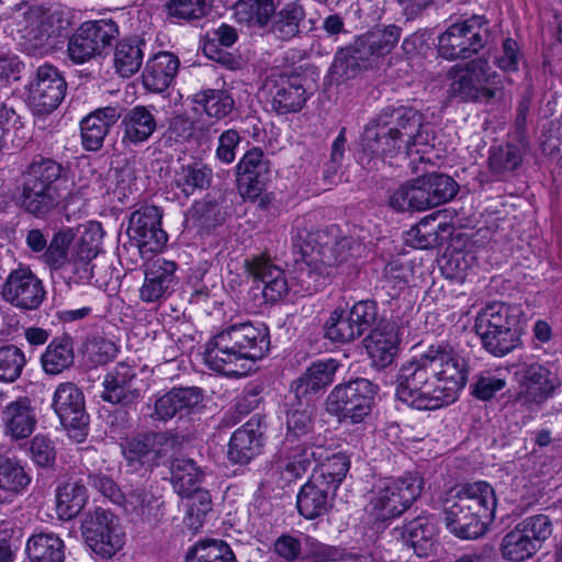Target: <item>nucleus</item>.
I'll list each match as a JSON object with an SVG mask.
<instances>
[{"instance_id":"obj_1","label":"nucleus","mask_w":562,"mask_h":562,"mask_svg":"<svg viewBox=\"0 0 562 562\" xmlns=\"http://www.w3.org/2000/svg\"><path fill=\"white\" fill-rule=\"evenodd\" d=\"M468 375L469 364L460 351L431 345L401 364L395 397L415 409H437L458 398Z\"/></svg>"},{"instance_id":"obj_2","label":"nucleus","mask_w":562,"mask_h":562,"mask_svg":"<svg viewBox=\"0 0 562 562\" xmlns=\"http://www.w3.org/2000/svg\"><path fill=\"white\" fill-rule=\"evenodd\" d=\"M391 121L381 116L379 122L368 125L361 138L359 162L369 169L379 162H390L393 158H411L413 162L429 160L426 155L434 147V137L424 124L423 115L409 108L391 111Z\"/></svg>"},{"instance_id":"obj_3","label":"nucleus","mask_w":562,"mask_h":562,"mask_svg":"<svg viewBox=\"0 0 562 562\" xmlns=\"http://www.w3.org/2000/svg\"><path fill=\"white\" fill-rule=\"evenodd\" d=\"M292 241L302 254V261L296 263L291 277L294 295H308L321 290L334 267L346 261L351 249L350 239L339 237L338 227L313 232L305 220L295 222Z\"/></svg>"},{"instance_id":"obj_4","label":"nucleus","mask_w":562,"mask_h":562,"mask_svg":"<svg viewBox=\"0 0 562 562\" xmlns=\"http://www.w3.org/2000/svg\"><path fill=\"white\" fill-rule=\"evenodd\" d=\"M496 506L495 491L485 481L452 487L442 499L446 527L459 538H477L494 520Z\"/></svg>"},{"instance_id":"obj_5","label":"nucleus","mask_w":562,"mask_h":562,"mask_svg":"<svg viewBox=\"0 0 562 562\" xmlns=\"http://www.w3.org/2000/svg\"><path fill=\"white\" fill-rule=\"evenodd\" d=\"M521 308L502 302L483 307L475 317L474 328L483 347L495 357H504L520 345Z\"/></svg>"},{"instance_id":"obj_6","label":"nucleus","mask_w":562,"mask_h":562,"mask_svg":"<svg viewBox=\"0 0 562 562\" xmlns=\"http://www.w3.org/2000/svg\"><path fill=\"white\" fill-rule=\"evenodd\" d=\"M449 79V95L465 102L490 101L502 89L499 75L483 58L453 66Z\"/></svg>"},{"instance_id":"obj_7","label":"nucleus","mask_w":562,"mask_h":562,"mask_svg":"<svg viewBox=\"0 0 562 562\" xmlns=\"http://www.w3.org/2000/svg\"><path fill=\"white\" fill-rule=\"evenodd\" d=\"M68 22L57 11L30 8L18 21L19 43L29 54H46L65 35Z\"/></svg>"},{"instance_id":"obj_8","label":"nucleus","mask_w":562,"mask_h":562,"mask_svg":"<svg viewBox=\"0 0 562 562\" xmlns=\"http://www.w3.org/2000/svg\"><path fill=\"white\" fill-rule=\"evenodd\" d=\"M423 480L406 473L397 479H385L375 488L367 512L375 519L385 521L402 515L419 496Z\"/></svg>"},{"instance_id":"obj_9","label":"nucleus","mask_w":562,"mask_h":562,"mask_svg":"<svg viewBox=\"0 0 562 562\" xmlns=\"http://www.w3.org/2000/svg\"><path fill=\"white\" fill-rule=\"evenodd\" d=\"M81 533L88 548L102 560L112 559L126 543V532L120 518L102 508L86 516Z\"/></svg>"},{"instance_id":"obj_10","label":"nucleus","mask_w":562,"mask_h":562,"mask_svg":"<svg viewBox=\"0 0 562 562\" xmlns=\"http://www.w3.org/2000/svg\"><path fill=\"white\" fill-rule=\"evenodd\" d=\"M375 386L367 379H357L337 385L327 398V409L341 415L344 420L358 424L370 414Z\"/></svg>"},{"instance_id":"obj_11","label":"nucleus","mask_w":562,"mask_h":562,"mask_svg":"<svg viewBox=\"0 0 562 562\" xmlns=\"http://www.w3.org/2000/svg\"><path fill=\"white\" fill-rule=\"evenodd\" d=\"M119 35L112 20L89 21L81 24L68 43V55L77 64L100 55Z\"/></svg>"},{"instance_id":"obj_12","label":"nucleus","mask_w":562,"mask_h":562,"mask_svg":"<svg viewBox=\"0 0 562 562\" xmlns=\"http://www.w3.org/2000/svg\"><path fill=\"white\" fill-rule=\"evenodd\" d=\"M162 212L155 205H145L132 213L128 234L136 241L139 251H160L168 240L161 228Z\"/></svg>"},{"instance_id":"obj_13","label":"nucleus","mask_w":562,"mask_h":562,"mask_svg":"<svg viewBox=\"0 0 562 562\" xmlns=\"http://www.w3.org/2000/svg\"><path fill=\"white\" fill-rule=\"evenodd\" d=\"M483 47L479 19H470L449 26L438 41V52L446 59L465 58Z\"/></svg>"},{"instance_id":"obj_14","label":"nucleus","mask_w":562,"mask_h":562,"mask_svg":"<svg viewBox=\"0 0 562 562\" xmlns=\"http://www.w3.org/2000/svg\"><path fill=\"white\" fill-rule=\"evenodd\" d=\"M262 92L278 114L299 112L306 102V92L299 76L272 75L265 81Z\"/></svg>"},{"instance_id":"obj_15","label":"nucleus","mask_w":562,"mask_h":562,"mask_svg":"<svg viewBox=\"0 0 562 562\" xmlns=\"http://www.w3.org/2000/svg\"><path fill=\"white\" fill-rule=\"evenodd\" d=\"M560 385L561 379L551 367L532 363L522 371L517 401L526 406L540 405Z\"/></svg>"},{"instance_id":"obj_16","label":"nucleus","mask_w":562,"mask_h":562,"mask_svg":"<svg viewBox=\"0 0 562 562\" xmlns=\"http://www.w3.org/2000/svg\"><path fill=\"white\" fill-rule=\"evenodd\" d=\"M222 333L251 369L269 350V331L263 324H234Z\"/></svg>"},{"instance_id":"obj_17","label":"nucleus","mask_w":562,"mask_h":562,"mask_svg":"<svg viewBox=\"0 0 562 562\" xmlns=\"http://www.w3.org/2000/svg\"><path fill=\"white\" fill-rule=\"evenodd\" d=\"M2 295L16 307L35 310L43 302L45 291L40 279L29 268L19 267L8 276Z\"/></svg>"},{"instance_id":"obj_18","label":"nucleus","mask_w":562,"mask_h":562,"mask_svg":"<svg viewBox=\"0 0 562 562\" xmlns=\"http://www.w3.org/2000/svg\"><path fill=\"white\" fill-rule=\"evenodd\" d=\"M66 83L58 70L49 65L41 66L30 86L29 100L38 113H47L64 99Z\"/></svg>"},{"instance_id":"obj_19","label":"nucleus","mask_w":562,"mask_h":562,"mask_svg":"<svg viewBox=\"0 0 562 562\" xmlns=\"http://www.w3.org/2000/svg\"><path fill=\"white\" fill-rule=\"evenodd\" d=\"M203 360L211 370L227 376H245L252 370L222 331L206 344Z\"/></svg>"},{"instance_id":"obj_20","label":"nucleus","mask_w":562,"mask_h":562,"mask_svg":"<svg viewBox=\"0 0 562 562\" xmlns=\"http://www.w3.org/2000/svg\"><path fill=\"white\" fill-rule=\"evenodd\" d=\"M203 395L198 387L172 389L157 394L151 404H148L149 417L154 420L167 422L178 414H188L198 407Z\"/></svg>"},{"instance_id":"obj_21","label":"nucleus","mask_w":562,"mask_h":562,"mask_svg":"<svg viewBox=\"0 0 562 562\" xmlns=\"http://www.w3.org/2000/svg\"><path fill=\"white\" fill-rule=\"evenodd\" d=\"M177 266L172 261L157 258L145 269V278L139 288V297L146 303H156L167 299L175 289Z\"/></svg>"},{"instance_id":"obj_22","label":"nucleus","mask_w":562,"mask_h":562,"mask_svg":"<svg viewBox=\"0 0 562 562\" xmlns=\"http://www.w3.org/2000/svg\"><path fill=\"white\" fill-rule=\"evenodd\" d=\"M401 37V29L396 25L372 29L355 40L353 48L357 58L376 64L396 46Z\"/></svg>"},{"instance_id":"obj_23","label":"nucleus","mask_w":562,"mask_h":562,"mask_svg":"<svg viewBox=\"0 0 562 562\" xmlns=\"http://www.w3.org/2000/svg\"><path fill=\"white\" fill-rule=\"evenodd\" d=\"M400 344V328L394 323L380 324L364 339L367 353L378 368H386L395 360Z\"/></svg>"},{"instance_id":"obj_24","label":"nucleus","mask_w":562,"mask_h":562,"mask_svg":"<svg viewBox=\"0 0 562 562\" xmlns=\"http://www.w3.org/2000/svg\"><path fill=\"white\" fill-rule=\"evenodd\" d=\"M52 406L65 427L80 428L87 424L85 396L76 384L60 383L53 394Z\"/></svg>"},{"instance_id":"obj_25","label":"nucleus","mask_w":562,"mask_h":562,"mask_svg":"<svg viewBox=\"0 0 562 562\" xmlns=\"http://www.w3.org/2000/svg\"><path fill=\"white\" fill-rule=\"evenodd\" d=\"M101 397L113 404H127L140 395L135 370L126 364L119 363L103 380Z\"/></svg>"},{"instance_id":"obj_26","label":"nucleus","mask_w":562,"mask_h":562,"mask_svg":"<svg viewBox=\"0 0 562 562\" xmlns=\"http://www.w3.org/2000/svg\"><path fill=\"white\" fill-rule=\"evenodd\" d=\"M250 274L263 283L262 293L269 301H277L292 293V281L289 282L284 271L274 266L270 259L258 257L247 263Z\"/></svg>"},{"instance_id":"obj_27","label":"nucleus","mask_w":562,"mask_h":562,"mask_svg":"<svg viewBox=\"0 0 562 562\" xmlns=\"http://www.w3.org/2000/svg\"><path fill=\"white\" fill-rule=\"evenodd\" d=\"M261 448L259 425L250 420L233 432L227 456L235 463L246 464L260 453Z\"/></svg>"},{"instance_id":"obj_28","label":"nucleus","mask_w":562,"mask_h":562,"mask_svg":"<svg viewBox=\"0 0 562 562\" xmlns=\"http://www.w3.org/2000/svg\"><path fill=\"white\" fill-rule=\"evenodd\" d=\"M180 61L176 55L160 52L154 55L143 71L145 87L154 92H162L175 79Z\"/></svg>"},{"instance_id":"obj_29","label":"nucleus","mask_w":562,"mask_h":562,"mask_svg":"<svg viewBox=\"0 0 562 562\" xmlns=\"http://www.w3.org/2000/svg\"><path fill=\"white\" fill-rule=\"evenodd\" d=\"M4 431L13 439L29 437L35 429L37 418L35 409L27 398H19L2 411Z\"/></svg>"},{"instance_id":"obj_30","label":"nucleus","mask_w":562,"mask_h":562,"mask_svg":"<svg viewBox=\"0 0 562 562\" xmlns=\"http://www.w3.org/2000/svg\"><path fill=\"white\" fill-rule=\"evenodd\" d=\"M120 113L116 108L106 106L87 115L80 124L82 145L87 150H98L110 127L116 123Z\"/></svg>"},{"instance_id":"obj_31","label":"nucleus","mask_w":562,"mask_h":562,"mask_svg":"<svg viewBox=\"0 0 562 562\" xmlns=\"http://www.w3.org/2000/svg\"><path fill=\"white\" fill-rule=\"evenodd\" d=\"M32 481L24 464L16 458L0 459V503H10L23 494Z\"/></svg>"},{"instance_id":"obj_32","label":"nucleus","mask_w":562,"mask_h":562,"mask_svg":"<svg viewBox=\"0 0 562 562\" xmlns=\"http://www.w3.org/2000/svg\"><path fill=\"white\" fill-rule=\"evenodd\" d=\"M335 491L311 476L297 494L296 506L306 519H315L327 513Z\"/></svg>"},{"instance_id":"obj_33","label":"nucleus","mask_w":562,"mask_h":562,"mask_svg":"<svg viewBox=\"0 0 562 562\" xmlns=\"http://www.w3.org/2000/svg\"><path fill=\"white\" fill-rule=\"evenodd\" d=\"M124 499L126 512L149 526H157L165 515L161 497L150 491H134Z\"/></svg>"},{"instance_id":"obj_34","label":"nucleus","mask_w":562,"mask_h":562,"mask_svg":"<svg viewBox=\"0 0 562 562\" xmlns=\"http://www.w3.org/2000/svg\"><path fill=\"white\" fill-rule=\"evenodd\" d=\"M168 446L164 434H149L142 438H133L122 445V452L130 462H155Z\"/></svg>"},{"instance_id":"obj_35","label":"nucleus","mask_w":562,"mask_h":562,"mask_svg":"<svg viewBox=\"0 0 562 562\" xmlns=\"http://www.w3.org/2000/svg\"><path fill=\"white\" fill-rule=\"evenodd\" d=\"M29 562H64V541L53 532L31 536L25 546Z\"/></svg>"},{"instance_id":"obj_36","label":"nucleus","mask_w":562,"mask_h":562,"mask_svg":"<svg viewBox=\"0 0 562 562\" xmlns=\"http://www.w3.org/2000/svg\"><path fill=\"white\" fill-rule=\"evenodd\" d=\"M63 195L59 187H40L24 182L22 205L27 212L43 216L58 205Z\"/></svg>"},{"instance_id":"obj_37","label":"nucleus","mask_w":562,"mask_h":562,"mask_svg":"<svg viewBox=\"0 0 562 562\" xmlns=\"http://www.w3.org/2000/svg\"><path fill=\"white\" fill-rule=\"evenodd\" d=\"M337 370L335 360L317 361L294 382L293 387L297 397L317 392L333 382Z\"/></svg>"},{"instance_id":"obj_38","label":"nucleus","mask_w":562,"mask_h":562,"mask_svg":"<svg viewBox=\"0 0 562 562\" xmlns=\"http://www.w3.org/2000/svg\"><path fill=\"white\" fill-rule=\"evenodd\" d=\"M263 154L259 148L247 151L237 164L238 188L243 196L252 199L258 195L257 176L265 168Z\"/></svg>"},{"instance_id":"obj_39","label":"nucleus","mask_w":562,"mask_h":562,"mask_svg":"<svg viewBox=\"0 0 562 562\" xmlns=\"http://www.w3.org/2000/svg\"><path fill=\"white\" fill-rule=\"evenodd\" d=\"M123 142L137 145L147 140L156 130L154 114L145 106H135L123 119Z\"/></svg>"},{"instance_id":"obj_40","label":"nucleus","mask_w":562,"mask_h":562,"mask_svg":"<svg viewBox=\"0 0 562 562\" xmlns=\"http://www.w3.org/2000/svg\"><path fill=\"white\" fill-rule=\"evenodd\" d=\"M435 524L427 517H417L403 527L402 537L418 557H427L434 547Z\"/></svg>"},{"instance_id":"obj_41","label":"nucleus","mask_w":562,"mask_h":562,"mask_svg":"<svg viewBox=\"0 0 562 562\" xmlns=\"http://www.w3.org/2000/svg\"><path fill=\"white\" fill-rule=\"evenodd\" d=\"M75 360L72 341L69 337L53 339L41 357L43 370L56 375L69 369Z\"/></svg>"},{"instance_id":"obj_42","label":"nucleus","mask_w":562,"mask_h":562,"mask_svg":"<svg viewBox=\"0 0 562 562\" xmlns=\"http://www.w3.org/2000/svg\"><path fill=\"white\" fill-rule=\"evenodd\" d=\"M212 179V170L205 166L194 164L182 166L175 172L171 188L178 190L176 196L188 198L198 189L206 188Z\"/></svg>"},{"instance_id":"obj_43","label":"nucleus","mask_w":562,"mask_h":562,"mask_svg":"<svg viewBox=\"0 0 562 562\" xmlns=\"http://www.w3.org/2000/svg\"><path fill=\"white\" fill-rule=\"evenodd\" d=\"M87 491L78 481L67 482L56 492V513L63 520L76 517L87 503Z\"/></svg>"},{"instance_id":"obj_44","label":"nucleus","mask_w":562,"mask_h":562,"mask_svg":"<svg viewBox=\"0 0 562 562\" xmlns=\"http://www.w3.org/2000/svg\"><path fill=\"white\" fill-rule=\"evenodd\" d=\"M272 0H239L234 7V16L239 24L262 27L276 13Z\"/></svg>"},{"instance_id":"obj_45","label":"nucleus","mask_w":562,"mask_h":562,"mask_svg":"<svg viewBox=\"0 0 562 562\" xmlns=\"http://www.w3.org/2000/svg\"><path fill=\"white\" fill-rule=\"evenodd\" d=\"M318 461L319 464L314 470L312 477L336 491L349 471V457L344 452H336L331 456H323Z\"/></svg>"},{"instance_id":"obj_46","label":"nucleus","mask_w":562,"mask_h":562,"mask_svg":"<svg viewBox=\"0 0 562 562\" xmlns=\"http://www.w3.org/2000/svg\"><path fill=\"white\" fill-rule=\"evenodd\" d=\"M322 447H303L296 446L292 448L284 463L282 476L285 481H293L301 477L313 464L325 454Z\"/></svg>"},{"instance_id":"obj_47","label":"nucleus","mask_w":562,"mask_h":562,"mask_svg":"<svg viewBox=\"0 0 562 562\" xmlns=\"http://www.w3.org/2000/svg\"><path fill=\"white\" fill-rule=\"evenodd\" d=\"M499 550L502 557L510 562H524L532 558L539 551L517 526L503 537Z\"/></svg>"},{"instance_id":"obj_48","label":"nucleus","mask_w":562,"mask_h":562,"mask_svg":"<svg viewBox=\"0 0 562 562\" xmlns=\"http://www.w3.org/2000/svg\"><path fill=\"white\" fill-rule=\"evenodd\" d=\"M171 472L173 488L181 496L199 488L203 476L195 462L184 458L173 461Z\"/></svg>"},{"instance_id":"obj_49","label":"nucleus","mask_w":562,"mask_h":562,"mask_svg":"<svg viewBox=\"0 0 562 562\" xmlns=\"http://www.w3.org/2000/svg\"><path fill=\"white\" fill-rule=\"evenodd\" d=\"M186 499L187 515L184 524L192 530H199L212 509V498L206 490L196 488L182 496Z\"/></svg>"},{"instance_id":"obj_50","label":"nucleus","mask_w":562,"mask_h":562,"mask_svg":"<svg viewBox=\"0 0 562 562\" xmlns=\"http://www.w3.org/2000/svg\"><path fill=\"white\" fill-rule=\"evenodd\" d=\"M26 183L40 187H59L63 192L61 166L50 159L34 161L27 172Z\"/></svg>"},{"instance_id":"obj_51","label":"nucleus","mask_w":562,"mask_h":562,"mask_svg":"<svg viewBox=\"0 0 562 562\" xmlns=\"http://www.w3.org/2000/svg\"><path fill=\"white\" fill-rule=\"evenodd\" d=\"M143 49L136 41H122L119 43L114 54L116 71L122 77H130L137 72L143 63Z\"/></svg>"},{"instance_id":"obj_52","label":"nucleus","mask_w":562,"mask_h":562,"mask_svg":"<svg viewBox=\"0 0 562 562\" xmlns=\"http://www.w3.org/2000/svg\"><path fill=\"white\" fill-rule=\"evenodd\" d=\"M188 562H236L232 549L221 540H206L189 552Z\"/></svg>"},{"instance_id":"obj_53","label":"nucleus","mask_w":562,"mask_h":562,"mask_svg":"<svg viewBox=\"0 0 562 562\" xmlns=\"http://www.w3.org/2000/svg\"><path fill=\"white\" fill-rule=\"evenodd\" d=\"M26 357L22 349L14 345L0 347V382L13 383L22 374L26 366Z\"/></svg>"},{"instance_id":"obj_54","label":"nucleus","mask_w":562,"mask_h":562,"mask_svg":"<svg viewBox=\"0 0 562 562\" xmlns=\"http://www.w3.org/2000/svg\"><path fill=\"white\" fill-rule=\"evenodd\" d=\"M194 103L202 105L210 117L222 119L234 109V100L222 90H203L194 94Z\"/></svg>"},{"instance_id":"obj_55","label":"nucleus","mask_w":562,"mask_h":562,"mask_svg":"<svg viewBox=\"0 0 562 562\" xmlns=\"http://www.w3.org/2000/svg\"><path fill=\"white\" fill-rule=\"evenodd\" d=\"M325 336L331 341L349 342L360 337L347 311L335 310L325 324Z\"/></svg>"},{"instance_id":"obj_56","label":"nucleus","mask_w":562,"mask_h":562,"mask_svg":"<svg viewBox=\"0 0 562 562\" xmlns=\"http://www.w3.org/2000/svg\"><path fill=\"white\" fill-rule=\"evenodd\" d=\"M422 180L430 198L431 207L448 202L457 193V183L446 175L431 173Z\"/></svg>"},{"instance_id":"obj_57","label":"nucleus","mask_w":562,"mask_h":562,"mask_svg":"<svg viewBox=\"0 0 562 562\" xmlns=\"http://www.w3.org/2000/svg\"><path fill=\"white\" fill-rule=\"evenodd\" d=\"M304 18L303 8L296 3L285 5L277 15L272 31L281 40H290L299 33L300 22Z\"/></svg>"},{"instance_id":"obj_58","label":"nucleus","mask_w":562,"mask_h":562,"mask_svg":"<svg viewBox=\"0 0 562 562\" xmlns=\"http://www.w3.org/2000/svg\"><path fill=\"white\" fill-rule=\"evenodd\" d=\"M79 237L71 251L86 252V258H95L100 251L103 229L98 222H88L78 228Z\"/></svg>"},{"instance_id":"obj_59","label":"nucleus","mask_w":562,"mask_h":562,"mask_svg":"<svg viewBox=\"0 0 562 562\" xmlns=\"http://www.w3.org/2000/svg\"><path fill=\"white\" fill-rule=\"evenodd\" d=\"M516 526L539 550L553 532L551 519L547 515L542 514L529 516Z\"/></svg>"},{"instance_id":"obj_60","label":"nucleus","mask_w":562,"mask_h":562,"mask_svg":"<svg viewBox=\"0 0 562 562\" xmlns=\"http://www.w3.org/2000/svg\"><path fill=\"white\" fill-rule=\"evenodd\" d=\"M507 374L503 369L483 371L474 384V395L483 401L492 398L506 386Z\"/></svg>"},{"instance_id":"obj_61","label":"nucleus","mask_w":562,"mask_h":562,"mask_svg":"<svg viewBox=\"0 0 562 562\" xmlns=\"http://www.w3.org/2000/svg\"><path fill=\"white\" fill-rule=\"evenodd\" d=\"M521 162V153L515 145L493 146L490 149L488 165L493 172L514 170Z\"/></svg>"},{"instance_id":"obj_62","label":"nucleus","mask_w":562,"mask_h":562,"mask_svg":"<svg viewBox=\"0 0 562 562\" xmlns=\"http://www.w3.org/2000/svg\"><path fill=\"white\" fill-rule=\"evenodd\" d=\"M75 238V234L71 229H64L58 232L52 239L46 250V260L54 268L60 269L70 259L69 247Z\"/></svg>"},{"instance_id":"obj_63","label":"nucleus","mask_w":562,"mask_h":562,"mask_svg":"<svg viewBox=\"0 0 562 562\" xmlns=\"http://www.w3.org/2000/svg\"><path fill=\"white\" fill-rule=\"evenodd\" d=\"M312 413L310 405L300 403V407L291 409L288 415L286 440L292 441L306 435L312 428Z\"/></svg>"},{"instance_id":"obj_64","label":"nucleus","mask_w":562,"mask_h":562,"mask_svg":"<svg viewBox=\"0 0 562 562\" xmlns=\"http://www.w3.org/2000/svg\"><path fill=\"white\" fill-rule=\"evenodd\" d=\"M93 258H86V252L70 251V259L60 269L76 283L89 282L93 276Z\"/></svg>"}]
</instances>
